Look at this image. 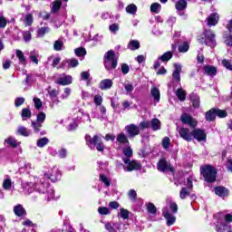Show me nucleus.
Returning a JSON list of instances; mask_svg holds the SVG:
<instances>
[{
    "label": "nucleus",
    "instance_id": "nucleus-1",
    "mask_svg": "<svg viewBox=\"0 0 232 232\" xmlns=\"http://www.w3.org/2000/svg\"><path fill=\"white\" fill-rule=\"evenodd\" d=\"M24 189L27 193H32L34 189H37L39 193H44L45 191H52L51 198L53 197V190L48 187V184H45L44 181L40 180V184H34L32 182L25 183L24 185Z\"/></svg>",
    "mask_w": 232,
    "mask_h": 232
},
{
    "label": "nucleus",
    "instance_id": "nucleus-2",
    "mask_svg": "<svg viewBox=\"0 0 232 232\" xmlns=\"http://www.w3.org/2000/svg\"><path fill=\"white\" fill-rule=\"evenodd\" d=\"M200 173L206 182L213 183L217 180V169L211 165L200 167Z\"/></svg>",
    "mask_w": 232,
    "mask_h": 232
},
{
    "label": "nucleus",
    "instance_id": "nucleus-3",
    "mask_svg": "<svg viewBox=\"0 0 232 232\" xmlns=\"http://www.w3.org/2000/svg\"><path fill=\"white\" fill-rule=\"evenodd\" d=\"M119 59L115 55V52L112 50L108 51L104 55V67L107 70V72H111L117 68Z\"/></svg>",
    "mask_w": 232,
    "mask_h": 232
},
{
    "label": "nucleus",
    "instance_id": "nucleus-4",
    "mask_svg": "<svg viewBox=\"0 0 232 232\" xmlns=\"http://www.w3.org/2000/svg\"><path fill=\"white\" fill-rule=\"evenodd\" d=\"M200 44H206L210 48H215L217 46V41L215 40V34L212 31H205L201 37L198 39Z\"/></svg>",
    "mask_w": 232,
    "mask_h": 232
},
{
    "label": "nucleus",
    "instance_id": "nucleus-5",
    "mask_svg": "<svg viewBox=\"0 0 232 232\" xmlns=\"http://www.w3.org/2000/svg\"><path fill=\"white\" fill-rule=\"evenodd\" d=\"M86 144L92 148V146H95L98 151H104V143H102V138L99 137L98 135L92 136L86 135L85 136Z\"/></svg>",
    "mask_w": 232,
    "mask_h": 232
},
{
    "label": "nucleus",
    "instance_id": "nucleus-6",
    "mask_svg": "<svg viewBox=\"0 0 232 232\" xmlns=\"http://www.w3.org/2000/svg\"><path fill=\"white\" fill-rule=\"evenodd\" d=\"M46 121V113L39 112L36 118V121H32V128L34 130V133H39L41 128H43V123Z\"/></svg>",
    "mask_w": 232,
    "mask_h": 232
},
{
    "label": "nucleus",
    "instance_id": "nucleus-7",
    "mask_svg": "<svg viewBox=\"0 0 232 232\" xmlns=\"http://www.w3.org/2000/svg\"><path fill=\"white\" fill-rule=\"evenodd\" d=\"M125 131L129 139H133L137 137V135H140V128L133 123L125 126Z\"/></svg>",
    "mask_w": 232,
    "mask_h": 232
},
{
    "label": "nucleus",
    "instance_id": "nucleus-8",
    "mask_svg": "<svg viewBox=\"0 0 232 232\" xmlns=\"http://www.w3.org/2000/svg\"><path fill=\"white\" fill-rule=\"evenodd\" d=\"M178 131L179 133V137H181L183 140H187V142H191V140H193V130L188 128L180 127L178 128Z\"/></svg>",
    "mask_w": 232,
    "mask_h": 232
},
{
    "label": "nucleus",
    "instance_id": "nucleus-9",
    "mask_svg": "<svg viewBox=\"0 0 232 232\" xmlns=\"http://www.w3.org/2000/svg\"><path fill=\"white\" fill-rule=\"evenodd\" d=\"M44 177L47 180L57 182L61 179V171L57 167H53L48 173H44Z\"/></svg>",
    "mask_w": 232,
    "mask_h": 232
},
{
    "label": "nucleus",
    "instance_id": "nucleus-10",
    "mask_svg": "<svg viewBox=\"0 0 232 232\" xmlns=\"http://www.w3.org/2000/svg\"><path fill=\"white\" fill-rule=\"evenodd\" d=\"M180 121L182 124H187L188 126H190V128H197V121L188 113H183L180 117Z\"/></svg>",
    "mask_w": 232,
    "mask_h": 232
},
{
    "label": "nucleus",
    "instance_id": "nucleus-11",
    "mask_svg": "<svg viewBox=\"0 0 232 232\" xmlns=\"http://www.w3.org/2000/svg\"><path fill=\"white\" fill-rule=\"evenodd\" d=\"M123 162L124 164H126V167H125L126 171H133L134 169H140V163L135 160H130V159L123 158Z\"/></svg>",
    "mask_w": 232,
    "mask_h": 232
},
{
    "label": "nucleus",
    "instance_id": "nucleus-12",
    "mask_svg": "<svg viewBox=\"0 0 232 232\" xmlns=\"http://www.w3.org/2000/svg\"><path fill=\"white\" fill-rule=\"evenodd\" d=\"M116 142L119 145L118 150H121L122 146H129L130 140H128V136L124 134V132H121L116 137Z\"/></svg>",
    "mask_w": 232,
    "mask_h": 232
},
{
    "label": "nucleus",
    "instance_id": "nucleus-13",
    "mask_svg": "<svg viewBox=\"0 0 232 232\" xmlns=\"http://www.w3.org/2000/svg\"><path fill=\"white\" fill-rule=\"evenodd\" d=\"M193 139H196L198 142L206 141L207 134L206 131L201 129H194L192 130Z\"/></svg>",
    "mask_w": 232,
    "mask_h": 232
},
{
    "label": "nucleus",
    "instance_id": "nucleus-14",
    "mask_svg": "<svg viewBox=\"0 0 232 232\" xmlns=\"http://www.w3.org/2000/svg\"><path fill=\"white\" fill-rule=\"evenodd\" d=\"M157 168L159 169V171H170V173H173L174 169L173 167H171V165H169L168 163V161H166V160L162 159L160 160V161L158 162Z\"/></svg>",
    "mask_w": 232,
    "mask_h": 232
},
{
    "label": "nucleus",
    "instance_id": "nucleus-15",
    "mask_svg": "<svg viewBox=\"0 0 232 232\" xmlns=\"http://www.w3.org/2000/svg\"><path fill=\"white\" fill-rule=\"evenodd\" d=\"M162 215L164 218L167 220V226H173L175 224V220H177V218L173 216V214L169 213L168 211V208H164L162 210Z\"/></svg>",
    "mask_w": 232,
    "mask_h": 232
},
{
    "label": "nucleus",
    "instance_id": "nucleus-16",
    "mask_svg": "<svg viewBox=\"0 0 232 232\" xmlns=\"http://www.w3.org/2000/svg\"><path fill=\"white\" fill-rule=\"evenodd\" d=\"M175 70L172 73V79L174 82H180V72H182V66L179 63L174 64Z\"/></svg>",
    "mask_w": 232,
    "mask_h": 232
},
{
    "label": "nucleus",
    "instance_id": "nucleus-17",
    "mask_svg": "<svg viewBox=\"0 0 232 232\" xmlns=\"http://www.w3.org/2000/svg\"><path fill=\"white\" fill-rule=\"evenodd\" d=\"M57 84H61L62 86L72 84V76L63 74L57 79Z\"/></svg>",
    "mask_w": 232,
    "mask_h": 232
},
{
    "label": "nucleus",
    "instance_id": "nucleus-18",
    "mask_svg": "<svg viewBox=\"0 0 232 232\" xmlns=\"http://www.w3.org/2000/svg\"><path fill=\"white\" fill-rule=\"evenodd\" d=\"M218 14H211L208 18H207V24L208 26H215L216 24H218Z\"/></svg>",
    "mask_w": 232,
    "mask_h": 232
},
{
    "label": "nucleus",
    "instance_id": "nucleus-19",
    "mask_svg": "<svg viewBox=\"0 0 232 232\" xmlns=\"http://www.w3.org/2000/svg\"><path fill=\"white\" fill-rule=\"evenodd\" d=\"M204 73L205 75H208L210 77H215L217 75V67L213 65H205L204 66Z\"/></svg>",
    "mask_w": 232,
    "mask_h": 232
},
{
    "label": "nucleus",
    "instance_id": "nucleus-20",
    "mask_svg": "<svg viewBox=\"0 0 232 232\" xmlns=\"http://www.w3.org/2000/svg\"><path fill=\"white\" fill-rule=\"evenodd\" d=\"M122 153L124 155L123 159H131L133 157V150L131 149V146L129 145H125L122 148Z\"/></svg>",
    "mask_w": 232,
    "mask_h": 232
},
{
    "label": "nucleus",
    "instance_id": "nucleus-21",
    "mask_svg": "<svg viewBox=\"0 0 232 232\" xmlns=\"http://www.w3.org/2000/svg\"><path fill=\"white\" fill-rule=\"evenodd\" d=\"M113 86V82L110 79L101 81L99 88L100 90H110Z\"/></svg>",
    "mask_w": 232,
    "mask_h": 232
},
{
    "label": "nucleus",
    "instance_id": "nucleus-22",
    "mask_svg": "<svg viewBox=\"0 0 232 232\" xmlns=\"http://www.w3.org/2000/svg\"><path fill=\"white\" fill-rule=\"evenodd\" d=\"M150 95L154 99L155 102H160V90L157 87H152L150 89Z\"/></svg>",
    "mask_w": 232,
    "mask_h": 232
},
{
    "label": "nucleus",
    "instance_id": "nucleus-23",
    "mask_svg": "<svg viewBox=\"0 0 232 232\" xmlns=\"http://www.w3.org/2000/svg\"><path fill=\"white\" fill-rule=\"evenodd\" d=\"M215 193L218 197H227V195H229V190H227V188L225 187H216Z\"/></svg>",
    "mask_w": 232,
    "mask_h": 232
},
{
    "label": "nucleus",
    "instance_id": "nucleus-24",
    "mask_svg": "<svg viewBox=\"0 0 232 232\" xmlns=\"http://www.w3.org/2000/svg\"><path fill=\"white\" fill-rule=\"evenodd\" d=\"M2 188L5 191H10L12 189V179L10 178V176H5L2 184Z\"/></svg>",
    "mask_w": 232,
    "mask_h": 232
},
{
    "label": "nucleus",
    "instance_id": "nucleus-25",
    "mask_svg": "<svg viewBox=\"0 0 232 232\" xmlns=\"http://www.w3.org/2000/svg\"><path fill=\"white\" fill-rule=\"evenodd\" d=\"M14 213L16 217H23L24 215H26V210L21 204H18L14 207Z\"/></svg>",
    "mask_w": 232,
    "mask_h": 232
},
{
    "label": "nucleus",
    "instance_id": "nucleus-26",
    "mask_svg": "<svg viewBox=\"0 0 232 232\" xmlns=\"http://www.w3.org/2000/svg\"><path fill=\"white\" fill-rule=\"evenodd\" d=\"M127 48L134 52V50H139L140 48V43L138 40H130Z\"/></svg>",
    "mask_w": 232,
    "mask_h": 232
},
{
    "label": "nucleus",
    "instance_id": "nucleus-27",
    "mask_svg": "<svg viewBox=\"0 0 232 232\" xmlns=\"http://www.w3.org/2000/svg\"><path fill=\"white\" fill-rule=\"evenodd\" d=\"M150 128L153 131H157V130H160L161 123L159 119H157V118L152 119L150 121Z\"/></svg>",
    "mask_w": 232,
    "mask_h": 232
},
{
    "label": "nucleus",
    "instance_id": "nucleus-28",
    "mask_svg": "<svg viewBox=\"0 0 232 232\" xmlns=\"http://www.w3.org/2000/svg\"><path fill=\"white\" fill-rule=\"evenodd\" d=\"M17 134L23 135V137H30V135L32 134V131L24 126H20L18 127Z\"/></svg>",
    "mask_w": 232,
    "mask_h": 232
},
{
    "label": "nucleus",
    "instance_id": "nucleus-29",
    "mask_svg": "<svg viewBox=\"0 0 232 232\" xmlns=\"http://www.w3.org/2000/svg\"><path fill=\"white\" fill-rule=\"evenodd\" d=\"M216 229L217 232H232L231 227L227 223H222L220 226L217 225Z\"/></svg>",
    "mask_w": 232,
    "mask_h": 232
},
{
    "label": "nucleus",
    "instance_id": "nucleus-30",
    "mask_svg": "<svg viewBox=\"0 0 232 232\" xmlns=\"http://www.w3.org/2000/svg\"><path fill=\"white\" fill-rule=\"evenodd\" d=\"M172 57H173V53L168 51L165 53H163L161 56H159V61H161V63H168V61H170Z\"/></svg>",
    "mask_w": 232,
    "mask_h": 232
},
{
    "label": "nucleus",
    "instance_id": "nucleus-31",
    "mask_svg": "<svg viewBox=\"0 0 232 232\" xmlns=\"http://www.w3.org/2000/svg\"><path fill=\"white\" fill-rule=\"evenodd\" d=\"M16 57L19 60L20 64H23L24 66H26V58L24 57V53L21 50H16Z\"/></svg>",
    "mask_w": 232,
    "mask_h": 232
},
{
    "label": "nucleus",
    "instance_id": "nucleus-32",
    "mask_svg": "<svg viewBox=\"0 0 232 232\" xmlns=\"http://www.w3.org/2000/svg\"><path fill=\"white\" fill-rule=\"evenodd\" d=\"M191 193V190H189L188 188H182L179 191V198L184 200L185 198H188Z\"/></svg>",
    "mask_w": 232,
    "mask_h": 232
},
{
    "label": "nucleus",
    "instance_id": "nucleus-33",
    "mask_svg": "<svg viewBox=\"0 0 232 232\" xmlns=\"http://www.w3.org/2000/svg\"><path fill=\"white\" fill-rule=\"evenodd\" d=\"M188 7V2L186 0H179L176 3V10H186V8Z\"/></svg>",
    "mask_w": 232,
    "mask_h": 232
},
{
    "label": "nucleus",
    "instance_id": "nucleus-34",
    "mask_svg": "<svg viewBox=\"0 0 232 232\" xmlns=\"http://www.w3.org/2000/svg\"><path fill=\"white\" fill-rule=\"evenodd\" d=\"M63 48H64V43L63 42V39L56 40L53 44V50H55V52H61Z\"/></svg>",
    "mask_w": 232,
    "mask_h": 232
},
{
    "label": "nucleus",
    "instance_id": "nucleus-35",
    "mask_svg": "<svg viewBox=\"0 0 232 232\" xmlns=\"http://www.w3.org/2000/svg\"><path fill=\"white\" fill-rule=\"evenodd\" d=\"M5 142L8 144V146H11V148H17V146H19V142H17V140L14 137L7 138Z\"/></svg>",
    "mask_w": 232,
    "mask_h": 232
},
{
    "label": "nucleus",
    "instance_id": "nucleus-36",
    "mask_svg": "<svg viewBox=\"0 0 232 232\" xmlns=\"http://www.w3.org/2000/svg\"><path fill=\"white\" fill-rule=\"evenodd\" d=\"M207 121H208L209 122L215 121V119L217 118V114L215 112V109H211L210 111H208L206 115H205Z\"/></svg>",
    "mask_w": 232,
    "mask_h": 232
},
{
    "label": "nucleus",
    "instance_id": "nucleus-37",
    "mask_svg": "<svg viewBox=\"0 0 232 232\" xmlns=\"http://www.w3.org/2000/svg\"><path fill=\"white\" fill-rule=\"evenodd\" d=\"M176 96L181 102L186 101V91H184L182 88L178 89L176 92Z\"/></svg>",
    "mask_w": 232,
    "mask_h": 232
},
{
    "label": "nucleus",
    "instance_id": "nucleus-38",
    "mask_svg": "<svg viewBox=\"0 0 232 232\" xmlns=\"http://www.w3.org/2000/svg\"><path fill=\"white\" fill-rule=\"evenodd\" d=\"M21 117L23 118V121H26V119H30L32 117V111L29 108H24L22 110Z\"/></svg>",
    "mask_w": 232,
    "mask_h": 232
},
{
    "label": "nucleus",
    "instance_id": "nucleus-39",
    "mask_svg": "<svg viewBox=\"0 0 232 232\" xmlns=\"http://www.w3.org/2000/svg\"><path fill=\"white\" fill-rule=\"evenodd\" d=\"M127 14H131L132 15H135L137 14V5L135 4H130L126 7Z\"/></svg>",
    "mask_w": 232,
    "mask_h": 232
},
{
    "label": "nucleus",
    "instance_id": "nucleus-40",
    "mask_svg": "<svg viewBox=\"0 0 232 232\" xmlns=\"http://www.w3.org/2000/svg\"><path fill=\"white\" fill-rule=\"evenodd\" d=\"M189 50V44L188 42H184L179 46V52L180 53H186Z\"/></svg>",
    "mask_w": 232,
    "mask_h": 232
},
{
    "label": "nucleus",
    "instance_id": "nucleus-41",
    "mask_svg": "<svg viewBox=\"0 0 232 232\" xmlns=\"http://www.w3.org/2000/svg\"><path fill=\"white\" fill-rule=\"evenodd\" d=\"M50 140H48V138L46 137H44L37 140V146L38 148H44V146H46V144H48Z\"/></svg>",
    "mask_w": 232,
    "mask_h": 232
},
{
    "label": "nucleus",
    "instance_id": "nucleus-42",
    "mask_svg": "<svg viewBox=\"0 0 232 232\" xmlns=\"http://www.w3.org/2000/svg\"><path fill=\"white\" fill-rule=\"evenodd\" d=\"M62 5H63V2H61V0H57L53 2L52 12H53V14H55V12H59V10H61Z\"/></svg>",
    "mask_w": 232,
    "mask_h": 232
},
{
    "label": "nucleus",
    "instance_id": "nucleus-43",
    "mask_svg": "<svg viewBox=\"0 0 232 232\" xmlns=\"http://www.w3.org/2000/svg\"><path fill=\"white\" fill-rule=\"evenodd\" d=\"M160 8H162V6L160 5V4L159 3H153L150 5V12H152L153 14H159V12H160Z\"/></svg>",
    "mask_w": 232,
    "mask_h": 232
},
{
    "label": "nucleus",
    "instance_id": "nucleus-44",
    "mask_svg": "<svg viewBox=\"0 0 232 232\" xmlns=\"http://www.w3.org/2000/svg\"><path fill=\"white\" fill-rule=\"evenodd\" d=\"M50 33V27H41L37 31L38 37H44L45 34Z\"/></svg>",
    "mask_w": 232,
    "mask_h": 232
},
{
    "label": "nucleus",
    "instance_id": "nucleus-45",
    "mask_svg": "<svg viewBox=\"0 0 232 232\" xmlns=\"http://www.w3.org/2000/svg\"><path fill=\"white\" fill-rule=\"evenodd\" d=\"M216 116L219 117V119H224L227 117V111L226 110L215 109Z\"/></svg>",
    "mask_w": 232,
    "mask_h": 232
},
{
    "label": "nucleus",
    "instance_id": "nucleus-46",
    "mask_svg": "<svg viewBox=\"0 0 232 232\" xmlns=\"http://www.w3.org/2000/svg\"><path fill=\"white\" fill-rule=\"evenodd\" d=\"M147 210L150 215H157V207L153 203L147 204Z\"/></svg>",
    "mask_w": 232,
    "mask_h": 232
},
{
    "label": "nucleus",
    "instance_id": "nucleus-47",
    "mask_svg": "<svg viewBox=\"0 0 232 232\" xmlns=\"http://www.w3.org/2000/svg\"><path fill=\"white\" fill-rule=\"evenodd\" d=\"M74 53L77 55V57H84V55H86V49L83 47H79L74 50Z\"/></svg>",
    "mask_w": 232,
    "mask_h": 232
},
{
    "label": "nucleus",
    "instance_id": "nucleus-48",
    "mask_svg": "<svg viewBox=\"0 0 232 232\" xmlns=\"http://www.w3.org/2000/svg\"><path fill=\"white\" fill-rule=\"evenodd\" d=\"M128 196L130 200H131V202L137 201V191H135V189H130L128 193Z\"/></svg>",
    "mask_w": 232,
    "mask_h": 232
},
{
    "label": "nucleus",
    "instance_id": "nucleus-49",
    "mask_svg": "<svg viewBox=\"0 0 232 232\" xmlns=\"http://www.w3.org/2000/svg\"><path fill=\"white\" fill-rule=\"evenodd\" d=\"M34 23V15L32 14H28L25 15V26H32Z\"/></svg>",
    "mask_w": 232,
    "mask_h": 232
},
{
    "label": "nucleus",
    "instance_id": "nucleus-50",
    "mask_svg": "<svg viewBox=\"0 0 232 232\" xmlns=\"http://www.w3.org/2000/svg\"><path fill=\"white\" fill-rule=\"evenodd\" d=\"M100 180L103 182L106 188H110V185H111L110 179H108V177H106L104 174L100 175Z\"/></svg>",
    "mask_w": 232,
    "mask_h": 232
},
{
    "label": "nucleus",
    "instance_id": "nucleus-51",
    "mask_svg": "<svg viewBox=\"0 0 232 232\" xmlns=\"http://www.w3.org/2000/svg\"><path fill=\"white\" fill-rule=\"evenodd\" d=\"M6 24H8V20L5 16L0 15V30L6 28Z\"/></svg>",
    "mask_w": 232,
    "mask_h": 232
},
{
    "label": "nucleus",
    "instance_id": "nucleus-52",
    "mask_svg": "<svg viewBox=\"0 0 232 232\" xmlns=\"http://www.w3.org/2000/svg\"><path fill=\"white\" fill-rule=\"evenodd\" d=\"M124 88H125V92H127L128 94L132 93L133 90H135L133 83H125Z\"/></svg>",
    "mask_w": 232,
    "mask_h": 232
},
{
    "label": "nucleus",
    "instance_id": "nucleus-53",
    "mask_svg": "<svg viewBox=\"0 0 232 232\" xmlns=\"http://www.w3.org/2000/svg\"><path fill=\"white\" fill-rule=\"evenodd\" d=\"M120 216L123 220H127L130 218V212L124 208H121L120 211Z\"/></svg>",
    "mask_w": 232,
    "mask_h": 232
},
{
    "label": "nucleus",
    "instance_id": "nucleus-54",
    "mask_svg": "<svg viewBox=\"0 0 232 232\" xmlns=\"http://www.w3.org/2000/svg\"><path fill=\"white\" fill-rule=\"evenodd\" d=\"M34 107L36 108V110H41V108H43V102L41 101V99L34 97Z\"/></svg>",
    "mask_w": 232,
    "mask_h": 232
},
{
    "label": "nucleus",
    "instance_id": "nucleus-55",
    "mask_svg": "<svg viewBox=\"0 0 232 232\" xmlns=\"http://www.w3.org/2000/svg\"><path fill=\"white\" fill-rule=\"evenodd\" d=\"M98 213H100V215H110V208L106 207H100L98 208Z\"/></svg>",
    "mask_w": 232,
    "mask_h": 232
},
{
    "label": "nucleus",
    "instance_id": "nucleus-56",
    "mask_svg": "<svg viewBox=\"0 0 232 232\" xmlns=\"http://www.w3.org/2000/svg\"><path fill=\"white\" fill-rule=\"evenodd\" d=\"M170 144H171V140H169V138L165 137L162 140V146H163L164 150H168V148H169Z\"/></svg>",
    "mask_w": 232,
    "mask_h": 232
},
{
    "label": "nucleus",
    "instance_id": "nucleus-57",
    "mask_svg": "<svg viewBox=\"0 0 232 232\" xmlns=\"http://www.w3.org/2000/svg\"><path fill=\"white\" fill-rule=\"evenodd\" d=\"M69 68H75V66H79V61L77 59L68 60Z\"/></svg>",
    "mask_w": 232,
    "mask_h": 232
},
{
    "label": "nucleus",
    "instance_id": "nucleus-58",
    "mask_svg": "<svg viewBox=\"0 0 232 232\" xmlns=\"http://www.w3.org/2000/svg\"><path fill=\"white\" fill-rule=\"evenodd\" d=\"M110 32L112 34H117L119 32V24H112L109 26Z\"/></svg>",
    "mask_w": 232,
    "mask_h": 232
},
{
    "label": "nucleus",
    "instance_id": "nucleus-59",
    "mask_svg": "<svg viewBox=\"0 0 232 232\" xmlns=\"http://www.w3.org/2000/svg\"><path fill=\"white\" fill-rule=\"evenodd\" d=\"M94 103L96 104V106H101L102 104V96L99 94L95 95Z\"/></svg>",
    "mask_w": 232,
    "mask_h": 232
},
{
    "label": "nucleus",
    "instance_id": "nucleus-60",
    "mask_svg": "<svg viewBox=\"0 0 232 232\" xmlns=\"http://www.w3.org/2000/svg\"><path fill=\"white\" fill-rule=\"evenodd\" d=\"M24 39L25 43H28L29 41H32V33L30 31H25L24 34Z\"/></svg>",
    "mask_w": 232,
    "mask_h": 232
},
{
    "label": "nucleus",
    "instance_id": "nucleus-61",
    "mask_svg": "<svg viewBox=\"0 0 232 232\" xmlns=\"http://www.w3.org/2000/svg\"><path fill=\"white\" fill-rule=\"evenodd\" d=\"M222 64H223V66H225V68H227V70H232V63H231V61L224 59L222 61Z\"/></svg>",
    "mask_w": 232,
    "mask_h": 232
},
{
    "label": "nucleus",
    "instance_id": "nucleus-62",
    "mask_svg": "<svg viewBox=\"0 0 232 232\" xmlns=\"http://www.w3.org/2000/svg\"><path fill=\"white\" fill-rule=\"evenodd\" d=\"M130 72V66L126 63H122L121 64V73H123V75H126Z\"/></svg>",
    "mask_w": 232,
    "mask_h": 232
},
{
    "label": "nucleus",
    "instance_id": "nucleus-63",
    "mask_svg": "<svg viewBox=\"0 0 232 232\" xmlns=\"http://www.w3.org/2000/svg\"><path fill=\"white\" fill-rule=\"evenodd\" d=\"M14 104L17 108H19V106L24 104V98L23 97H20V98H16L15 99V102H14Z\"/></svg>",
    "mask_w": 232,
    "mask_h": 232
},
{
    "label": "nucleus",
    "instance_id": "nucleus-64",
    "mask_svg": "<svg viewBox=\"0 0 232 232\" xmlns=\"http://www.w3.org/2000/svg\"><path fill=\"white\" fill-rule=\"evenodd\" d=\"M140 128L141 130H146V129H148V128H150V121H141V122L140 123Z\"/></svg>",
    "mask_w": 232,
    "mask_h": 232
}]
</instances>
